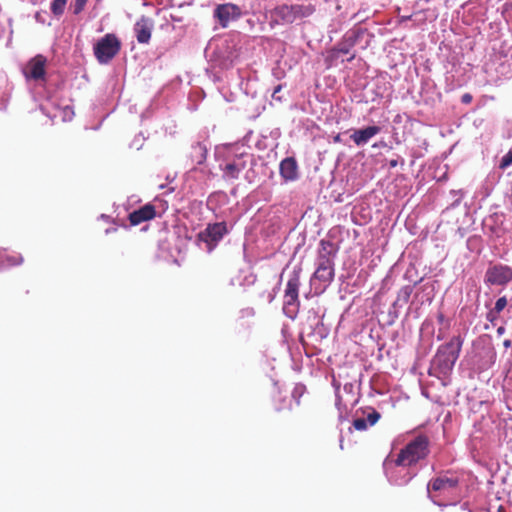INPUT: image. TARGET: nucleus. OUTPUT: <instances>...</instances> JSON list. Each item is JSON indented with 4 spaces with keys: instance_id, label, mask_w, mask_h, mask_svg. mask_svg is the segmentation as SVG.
Wrapping results in <instances>:
<instances>
[{
    "instance_id": "f257e3e1",
    "label": "nucleus",
    "mask_w": 512,
    "mask_h": 512,
    "mask_svg": "<svg viewBox=\"0 0 512 512\" xmlns=\"http://www.w3.org/2000/svg\"><path fill=\"white\" fill-rule=\"evenodd\" d=\"M336 251L331 241L324 239L320 241L317 268L313 274L314 280H319L324 284H329L333 281L335 275L333 258Z\"/></svg>"
},
{
    "instance_id": "412c9836",
    "label": "nucleus",
    "mask_w": 512,
    "mask_h": 512,
    "mask_svg": "<svg viewBox=\"0 0 512 512\" xmlns=\"http://www.w3.org/2000/svg\"><path fill=\"white\" fill-rule=\"evenodd\" d=\"M88 0H74L70 8L75 15H79L85 8Z\"/></svg>"
},
{
    "instance_id": "0eeeda50",
    "label": "nucleus",
    "mask_w": 512,
    "mask_h": 512,
    "mask_svg": "<svg viewBox=\"0 0 512 512\" xmlns=\"http://www.w3.org/2000/svg\"><path fill=\"white\" fill-rule=\"evenodd\" d=\"M484 280L490 285H506L512 280V268L503 264L492 265L486 270Z\"/></svg>"
},
{
    "instance_id": "6ab92c4d",
    "label": "nucleus",
    "mask_w": 512,
    "mask_h": 512,
    "mask_svg": "<svg viewBox=\"0 0 512 512\" xmlns=\"http://www.w3.org/2000/svg\"><path fill=\"white\" fill-rule=\"evenodd\" d=\"M435 361L437 365L443 370H451L456 361H452L449 354L441 355V351L438 350Z\"/></svg>"
},
{
    "instance_id": "aec40b11",
    "label": "nucleus",
    "mask_w": 512,
    "mask_h": 512,
    "mask_svg": "<svg viewBox=\"0 0 512 512\" xmlns=\"http://www.w3.org/2000/svg\"><path fill=\"white\" fill-rule=\"evenodd\" d=\"M67 0H53L51 3V12L54 16L59 17L64 13Z\"/></svg>"
},
{
    "instance_id": "7c9ffc66",
    "label": "nucleus",
    "mask_w": 512,
    "mask_h": 512,
    "mask_svg": "<svg viewBox=\"0 0 512 512\" xmlns=\"http://www.w3.org/2000/svg\"><path fill=\"white\" fill-rule=\"evenodd\" d=\"M334 142H341V138H340L339 134L334 137Z\"/></svg>"
},
{
    "instance_id": "4468645a",
    "label": "nucleus",
    "mask_w": 512,
    "mask_h": 512,
    "mask_svg": "<svg viewBox=\"0 0 512 512\" xmlns=\"http://www.w3.org/2000/svg\"><path fill=\"white\" fill-rule=\"evenodd\" d=\"M380 131L381 128L379 126H367L363 129L355 130L350 138L357 146H363Z\"/></svg>"
},
{
    "instance_id": "a211bd4d",
    "label": "nucleus",
    "mask_w": 512,
    "mask_h": 512,
    "mask_svg": "<svg viewBox=\"0 0 512 512\" xmlns=\"http://www.w3.org/2000/svg\"><path fill=\"white\" fill-rule=\"evenodd\" d=\"M191 156L197 164H202L207 157V148L204 144L198 142L192 146Z\"/></svg>"
},
{
    "instance_id": "20e7f679",
    "label": "nucleus",
    "mask_w": 512,
    "mask_h": 512,
    "mask_svg": "<svg viewBox=\"0 0 512 512\" xmlns=\"http://www.w3.org/2000/svg\"><path fill=\"white\" fill-rule=\"evenodd\" d=\"M120 50L121 41L113 33L103 36L93 47L94 56L100 64H108Z\"/></svg>"
},
{
    "instance_id": "f8f14e48",
    "label": "nucleus",
    "mask_w": 512,
    "mask_h": 512,
    "mask_svg": "<svg viewBox=\"0 0 512 512\" xmlns=\"http://www.w3.org/2000/svg\"><path fill=\"white\" fill-rule=\"evenodd\" d=\"M154 27L153 20L149 17L142 16L134 24V33L138 43L147 44L149 43Z\"/></svg>"
},
{
    "instance_id": "bb28decb",
    "label": "nucleus",
    "mask_w": 512,
    "mask_h": 512,
    "mask_svg": "<svg viewBox=\"0 0 512 512\" xmlns=\"http://www.w3.org/2000/svg\"><path fill=\"white\" fill-rule=\"evenodd\" d=\"M281 89H282V85H280V84H279V85H277V86L274 88L273 93H272V97H273L274 99H277V100H279V101L281 100V97H280V96H278V94H279V92L281 91Z\"/></svg>"
},
{
    "instance_id": "7ed1b4c3",
    "label": "nucleus",
    "mask_w": 512,
    "mask_h": 512,
    "mask_svg": "<svg viewBox=\"0 0 512 512\" xmlns=\"http://www.w3.org/2000/svg\"><path fill=\"white\" fill-rule=\"evenodd\" d=\"M315 6L312 4H283L277 6L273 14L277 22L283 24H292L296 20L310 17L315 12Z\"/></svg>"
},
{
    "instance_id": "5701e85b",
    "label": "nucleus",
    "mask_w": 512,
    "mask_h": 512,
    "mask_svg": "<svg viewBox=\"0 0 512 512\" xmlns=\"http://www.w3.org/2000/svg\"><path fill=\"white\" fill-rule=\"evenodd\" d=\"M5 262L10 266H17L23 262V257L21 254L8 255L5 258Z\"/></svg>"
},
{
    "instance_id": "b1692460",
    "label": "nucleus",
    "mask_w": 512,
    "mask_h": 512,
    "mask_svg": "<svg viewBox=\"0 0 512 512\" xmlns=\"http://www.w3.org/2000/svg\"><path fill=\"white\" fill-rule=\"evenodd\" d=\"M507 304H508V301H507L506 297L505 296L500 297L496 301L495 306L493 308L494 309V313H501L505 309Z\"/></svg>"
},
{
    "instance_id": "423d86ee",
    "label": "nucleus",
    "mask_w": 512,
    "mask_h": 512,
    "mask_svg": "<svg viewBox=\"0 0 512 512\" xmlns=\"http://www.w3.org/2000/svg\"><path fill=\"white\" fill-rule=\"evenodd\" d=\"M46 66V57L38 54L27 62L22 72L27 80L44 81L46 78Z\"/></svg>"
},
{
    "instance_id": "2eb2a0df",
    "label": "nucleus",
    "mask_w": 512,
    "mask_h": 512,
    "mask_svg": "<svg viewBox=\"0 0 512 512\" xmlns=\"http://www.w3.org/2000/svg\"><path fill=\"white\" fill-rule=\"evenodd\" d=\"M280 175L286 181H294L298 178V165L293 157H287L280 163Z\"/></svg>"
},
{
    "instance_id": "6e6552de",
    "label": "nucleus",
    "mask_w": 512,
    "mask_h": 512,
    "mask_svg": "<svg viewBox=\"0 0 512 512\" xmlns=\"http://www.w3.org/2000/svg\"><path fill=\"white\" fill-rule=\"evenodd\" d=\"M213 15L221 27L225 28L231 21L240 17L241 9L233 3L219 4L214 9Z\"/></svg>"
},
{
    "instance_id": "f03ea898",
    "label": "nucleus",
    "mask_w": 512,
    "mask_h": 512,
    "mask_svg": "<svg viewBox=\"0 0 512 512\" xmlns=\"http://www.w3.org/2000/svg\"><path fill=\"white\" fill-rule=\"evenodd\" d=\"M429 454V439L425 435H418L410 441L397 455L395 464L408 467L426 458Z\"/></svg>"
},
{
    "instance_id": "4be33fe9",
    "label": "nucleus",
    "mask_w": 512,
    "mask_h": 512,
    "mask_svg": "<svg viewBox=\"0 0 512 512\" xmlns=\"http://www.w3.org/2000/svg\"><path fill=\"white\" fill-rule=\"evenodd\" d=\"M412 293V287L411 286H405L401 288V290L398 293V300L403 301L404 303H407L410 299Z\"/></svg>"
},
{
    "instance_id": "c756f323",
    "label": "nucleus",
    "mask_w": 512,
    "mask_h": 512,
    "mask_svg": "<svg viewBox=\"0 0 512 512\" xmlns=\"http://www.w3.org/2000/svg\"><path fill=\"white\" fill-rule=\"evenodd\" d=\"M503 345L505 348H509V347H511L512 342H511V340L506 339V340H504Z\"/></svg>"
},
{
    "instance_id": "1a4fd4ad",
    "label": "nucleus",
    "mask_w": 512,
    "mask_h": 512,
    "mask_svg": "<svg viewBox=\"0 0 512 512\" xmlns=\"http://www.w3.org/2000/svg\"><path fill=\"white\" fill-rule=\"evenodd\" d=\"M248 154L241 153L235 155L232 159L228 160L227 163L221 168L223 172V178L225 180H236L239 178L240 173L246 168Z\"/></svg>"
},
{
    "instance_id": "473e14b6",
    "label": "nucleus",
    "mask_w": 512,
    "mask_h": 512,
    "mask_svg": "<svg viewBox=\"0 0 512 512\" xmlns=\"http://www.w3.org/2000/svg\"><path fill=\"white\" fill-rule=\"evenodd\" d=\"M503 330H504V328L500 327V328H498L497 332L501 334V333H503Z\"/></svg>"
},
{
    "instance_id": "cd10ccee",
    "label": "nucleus",
    "mask_w": 512,
    "mask_h": 512,
    "mask_svg": "<svg viewBox=\"0 0 512 512\" xmlns=\"http://www.w3.org/2000/svg\"><path fill=\"white\" fill-rule=\"evenodd\" d=\"M63 112H64V117L65 118L68 117L70 119L74 115V111H73V109L70 106H66L63 109Z\"/></svg>"
},
{
    "instance_id": "c85d7f7f",
    "label": "nucleus",
    "mask_w": 512,
    "mask_h": 512,
    "mask_svg": "<svg viewBox=\"0 0 512 512\" xmlns=\"http://www.w3.org/2000/svg\"><path fill=\"white\" fill-rule=\"evenodd\" d=\"M353 45H354V41H352V42L349 44V46H348V47H346V46L340 47V48L338 49V51H339L340 53H343V54H348V53H349V51H350V47H351V46H353Z\"/></svg>"
},
{
    "instance_id": "a878e982",
    "label": "nucleus",
    "mask_w": 512,
    "mask_h": 512,
    "mask_svg": "<svg viewBox=\"0 0 512 512\" xmlns=\"http://www.w3.org/2000/svg\"><path fill=\"white\" fill-rule=\"evenodd\" d=\"M472 99H473V97H472V95H471V94H469V93H465V94H463V95H462V97H461V101H462V103H464V104H470V103L472 102Z\"/></svg>"
},
{
    "instance_id": "39448f33",
    "label": "nucleus",
    "mask_w": 512,
    "mask_h": 512,
    "mask_svg": "<svg viewBox=\"0 0 512 512\" xmlns=\"http://www.w3.org/2000/svg\"><path fill=\"white\" fill-rule=\"evenodd\" d=\"M226 233V224L224 222H217L209 224L197 237L199 241L207 244V251L211 252Z\"/></svg>"
},
{
    "instance_id": "9d476101",
    "label": "nucleus",
    "mask_w": 512,
    "mask_h": 512,
    "mask_svg": "<svg viewBox=\"0 0 512 512\" xmlns=\"http://www.w3.org/2000/svg\"><path fill=\"white\" fill-rule=\"evenodd\" d=\"M300 270H294L288 279L285 289V307L299 304Z\"/></svg>"
},
{
    "instance_id": "9b49d317",
    "label": "nucleus",
    "mask_w": 512,
    "mask_h": 512,
    "mask_svg": "<svg viewBox=\"0 0 512 512\" xmlns=\"http://www.w3.org/2000/svg\"><path fill=\"white\" fill-rule=\"evenodd\" d=\"M156 215V207L151 203H147L131 212L128 216V220L131 226H137L143 222L154 219Z\"/></svg>"
},
{
    "instance_id": "393cba45",
    "label": "nucleus",
    "mask_w": 512,
    "mask_h": 512,
    "mask_svg": "<svg viewBox=\"0 0 512 512\" xmlns=\"http://www.w3.org/2000/svg\"><path fill=\"white\" fill-rule=\"evenodd\" d=\"M499 315H500V313H494V309H491L487 313V320L490 321L491 323H493L498 319Z\"/></svg>"
},
{
    "instance_id": "2f4dec72",
    "label": "nucleus",
    "mask_w": 512,
    "mask_h": 512,
    "mask_svg": "<svg viewBox=\"0 0 512 512\" xmlns=\"http://www.w3.org/2000/svg\"><path fill=\"white\" fill-rule=\"evenodd\" d=\"M396 165H397V161L396 160L390 161V166L391 167H395Z\"/></svg>"
},
{
    "instance_id": "f3484780",
    "label": "nucleus",
    "mask_w": 512,
    "mask_h": 512,
    "mask_svg": "<svg viewBox=\"0 0 512 512\" xmlns=\"http://www.w3.org/2000/svg\"><path fill=\"white\" fill-rule=\"evenodd\" d=\"M381 418V415L378 411L375 409H372V411L367 415V418H356L353 420V427L358 431H364L369 426L375 425L379 419Z\"/></svg>"
},
{
    "instance_id": "dca6fc26",
    "label": "nucleus",
    "mask_w": 512,
    "mask_h": 512,
    "mask_svg": "<svg viewBox=\"0 0 512 512\" xmlns=\"http://www.w3.org/2000/svg\"><path fill=\"white\" fill-rule=\"evenodd\" d=\"M462 344L463 339L460 336H454L449 342L440 346L438 350L441 351V355L449 354L452 361H457Z\"/></svg>"
},
{
    "instance_id": "ddd939ff",
    "label": "nucleus",
    "mask_w": 512,
    "mask_h": 512,
    "mask_svg": "<svg viewBox=\"0 0 512 512\" xmlns=\"http://www.w3.org/2000/svg\"><path fill=\"white\" fill-rule=\"evenodd\" d=\"M459 484L457 477H448L447 475H440L429 481L427 485V491L440 492L455 489Z\"/></svg>"
}]
</instances>
